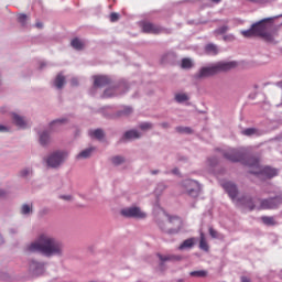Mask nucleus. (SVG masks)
I'll return each instance as SVG.
<instances>
[{"instance_id": "nucleus-25", "label": "nucleus", "mask_w": 282, "mask_h": 282, "mask_svg": "<svg viewBox=\"0 0 282 282\" xmlns=\"http://www.w3.org/2000/svg\"><path fill=\"white\" fill-rule=\"evenodd\" d=\"M54 84L57 89H63V85H65V76L58 74L55 78Z\"/></svg>"}, {"instance_id": "nucleus-54", "label": "nucleus", "mask_w": 282, "mask_h": 282, "mask_svg": "<svg viewBox=\"0 0 282 282\" xmlns=\"http://www.w3.org/2000/svg\"><path fill=\"white\" fill-rule=\"evenodd\" d=\"M158 171H152V175H158Z\"/></svg>"}, {"instance_id": "nucleus-35", "label": "nucleus", "mask_w": 282, "mask_h": 282, "mask_svg": "<svg viewBox=\"0 0 282 282\" xmlns=\"http://www.w3.org/2000/svg\"><path fill=\"white\" fill-rule=\"evenodd\" d=\"M177 133H193V130L188 127H176Z\"/></svg>"}, {"instance_id": "nucleus-11", "label": "nucleus", "mask_w": 282, "mask_h": 282, "mask_svg": "<svg viewBox=\"0 0 282 282\" xmlns=\"http://www.w3.org/2000/svg\"><path fill=\"white\" fill-rule=\"evenodd\" d=\"M183 188L187 195L195 197L197 195V188H199V184L193 180H186L182 183Z\"/></svg>"}, {"instance_id": "nucleus-17", "label": "nucleus", "mask_w": 282, "mask_h": 282, "mask_svg": "<svg viewBox=\"0 0 282 282\" xmlns=\"http://www.w3.org/2000/svg\"><path fill=\"white\" fill-rule=\"evenodd\" d=\"M138 138H140V132L135 130H130L123 134V138L121 140H138Z\"/></svg>"}, {"instance_id": "nucleus-40", "label": "nucleus", "mask_w": 282, "mask_h": 282, "mask_svg": "<svg viewBox=\"0 0 282 282\" xmlns=\"http://www.w3.org/2000/svg\"><path fill=\"white\" fill-rule=\"evenodd\" d=\"M118 19H120V15L116 12L110 14V21L111 23H116V21H118Z\"/></svg>"}, {"instance_id": "nucleus-26", "label": "nucleus", "mask_w": 282, "mask_h": 282, "mask_svg": "<svg viewBox=\"0 0 282 282\" xmlns=\"http://www.w3.org/2000/svg\"><path fill=\"white\" fill-rule=\"evenodd\" d=\"M91 138H96V140H102L105 138V132L101 129H97L90 131Z\"/></svg>"}, {"instance_id": "nucleus-22", "label": "nucleus", "mask_w": 282, "mask_h": 282, "mask_svg": "<svg viewBox=\"0 0 282 282\" xmlns=\"http://www.w3.org/2000/svg\"><path fill=\"white\" fill-rule=\"evenodd\" d=\"M241 135H247V138H250L251 135H259V130L256 128H247L241 131Z\"/></svg>"}, {"instance_id": "nucleus-31", "label": "nucleus", "mask_w": 282, "mask_h": 282, "mask_svg": "<svg viewBox=\"0 0 282 282\" xmlns=\"http://www.w3.org/2000/svg\"><path fill=\"white\" fill-rule=\"evenodd\" d=\"M189 276H197V278H204V276H208V272L200 270V271H192L189 273Z\"/></svg>"}, {"instance_id": "nucleus-45", "label": "nucleus", "mask_w": 282, "mask_h": 282, "mask_svg": "<svg viewBox=\"0 0 282 282\" xmlns=\"http://www.w3.org/2000/svg\"><path fill=\"white\" fill-rule=\"evenodd\" d=\"M31 171L30 169H25L21 171V176L22 177H28L30 175Z\"/></svg>"}, {"instance_id": "nucleus-14", "label": "nucleus", "mask_w": 282, "mask_h": 282, "mask_svg": "<svg viewBox=\"0 0 282 282\" xmlns=\"http://www.w3.org/2000/svg\"><path fill=\"white\" fill-rule=\"evenodd\" d=\"M111 80L107 76H95L94 77V86L95 87H106V85H109Z\"/></svg>"}, {"instance_id": "nucleus-55", "label": "nucleus", "mask_w": 282, "mask_h": 282, "mask_svg": "<svg viewBox=\"0 0 282 282\" xmlns=\"http://www.w3.org/2000/svg\"><path fill=\"white\" fill-rule=\"evenodd\" d=\"M278 87H282V80L278 83Z\"/></svg>"}, {"instance_id": "nucleus-43", "label": "nucleus", "mask_w": 282, "mask_h": 282, "mask_svg": "<svg viewBox=\"0 0 282 282\" xmlns=\"http://www.w3.org/2000/svg\"><path fill=\"white\" fill-rule=\"evenodd\" d=\"M111 91H113V89H106L104 93L105 98H111V96H113Z\"/></svg>"}, {"instance_id": "nucleus-3", "label": "nucleus", "mask_w": 282, "mask_h": 282, "mask_svg": "<svg viewBox=\"0 0 282 282\" xmlns=\"http://www.w3.org/2000/svg\"><path fill=\"white\" fill-rule=\"evenodd\" d=\"M268 21H272V19L268 18L261 20L252 24L251 28L253 29V34L256 36H260L263 41H267V43H274V35L276 32H268L272 29V24H268Z\"/></svg>"}, {"instance_id": "nucleus-52", "label": "nucleus", "mask_w": 282, "mask_h": 282, "mask_svg": "<svg viewBox=\"0 0 282 282\" xmlns=\"http://www.w3.org/2000/svg\"><path fill=\"white\" fill-rule=\"evenodd\" d=\"M72 85H78V82L76 79H72Z\"/></svg>"}, {"instance_id": "nucleus-19", "label": "nucleus", "mask_w": 282, "mask_h": 282, "mask_svg": "<svg viewBox=\"0 0 282 282\" xmlns=\"http://www.w3.org/2000/svg\"><path fill=\"white\" fill-rule=\"evenodd\" d=\"M261 221L264 226H276V219L273 216H262Z\"/></svg>"}, {"instance_id": "nucleus-42", "label": "nucleus", "mask_w": 282, "mask_h": 282, "mask_svg": "<svg viewBox=\"0 0 282 282\" xmlns=\"http://www.w3.org/2000/svg\"><path fill=\"white\" fill-rule=\"evenodd\" d=\"M224 41L232 42L235 41V36L232 34L224 35Z\"/></svg>"}, {"instance_id": "nucleus-38", "label": "nucleus", "mask_w": 282, "mask_h": 282, "mask_svg": "<svg viewBox=\"0 0 282 282\" xmlns=\"http://www.w3.org/2000/svg\"><path fill=\"white\" fill-rule=\"evenodd\" d=\"M246 206L249 208V210H254V204L252 203L251 198H245Z\"/></svg>"}, {"instance_id": "nucleus-15", "label": "nucleus", "mask_w": 282, "mask_h": 282, "mask_svg": "<svg viewBox=\"0 0 282 282\" xmlns=\"http://www.w3.org/2000/svg\"><path fill=\"white\" fill-rule=\"evenodd\" d=\"M196 242H197V239H196V238H188V239L184 240V241L178 246V250H188V249L193 248Z\"/></svg>"}, {"instance_id": "nucleus-8", "label": "nucleus", "mask_w": 282, "mask_h": 282, "mask_svg": "<svg viewBox=\"0 0 282 282\" xmlns=\"http://www.w3.org/2000/svg\"><path fill=\"white\" fill-rule=\"evenodd\" d=\"M224 155L229 162H243L246 160V149H230Z\"/></svg>"}, {"instance_id": "nucleus-41", "label": "nucleus", "mask_w": 282, "mask_h": 282, "mask_svg": "<svg viewBox=\"0 0 282 282\" xmlns=\"http://www.w3.org/2000/svg\"><path fill=\"white\" fill-rule=\"evenodd\" d=\"M209 235L213 239H217L218 237L217 230L213 229V227L209 228Z\"/></svg>"}, {"instance_id": "nucleus-20", "label": "nucleus", "mask_w": 282, "mask_h": 282, "mask_svg": "<svg viewBox=\"0 0 282 282\" xmlns=\"http://www.w3.org/2000/svg\"><path fill=\"white\" fill-rule=\"evenodd\" d=\"M205 51L207 54H212L213 56H217V54H219V48L215 44H207L205 46Z\"/></svg>"}, {"instance_id": "nucleus-49", "label": "nucleus", "mask_w": 282, "mask_h": 282, "mask_svg": "<svg viewBox=\"0 0 282 282\" xmlns=\"http://www.w3.org/2000/svg\"><path fill=\"white\" fill-rule=\"evenodd\" d=\"M35 28L41 29V28H43V24H42L41 22H36V23H35Z\"/></svg>"}, {"instance_id": "nucleus-10", "label": "nucleus", "mask_w": 282, "mask_h": 282, "mask_svg": "<svg viewBox=\"0 0 282 282\" xmlns=\"http://www.w3.org/2000/svg\"><path fill=\"white\" fill-rule=\"evenodd\" d=\"M141 30L144 34H162V32H164L162 26L149 21L141 22Z\"/></svg>"}, {"instance_id": "nucleus-24", "label": "nucleus", "mask_w": 282, "mask_h": 282, "mask_svg": "<svg viewBox=\"0 0 282 282\" xmlns=\"http://www.w3.org/2000/svg\"><path fill=\"white\" fill-rule=\"evenodd\" d=\"M70 45L74 50H83V47H85V43H83L78 37L73 39Z\"/></svg>"}, {"instance_id": "nucleus-48", "label": "nucleus", "mask_w": 282, "mask_h": 282, "mask_svg": "<svg viewBox=\"0 0 282 282\" xmlns=\"http://www.w3.org/2000/svg\"><path fill=\"white\" fill-rule=\"evenodd\" d=\"M161 127H163V129H169V123L167 122H163V123H161Z\"/></svg>"}, {"instance_id": "nucleus-12", "label": "nucleus", "mask_w": 282, "mask_h": 282, "mask_svg": "<svg viewBox=\"0 0 282 282\" xmlns=\"http://www.w3.org/2000/svg\"><path fill=\"white\" fill-rule=\"evenodd\" d=\"M223 188H225L226 193H228L229 197L232 200L237 199V195H239V189L237 188V185L232 182H226L223 184Z\"/></svg>"}, {"instance_id": "nucleus-46", "label": "nucleus", "mask_w": 282, "mask_h": 282, "mask_svg": "<svg viewBox=\"0 0 282 282\" xmlns=\"http://www.w3.org/2000/svg\"><path fill=\"white\" fill-rule=\"evenodd\" d=\"M59 199H64L65 202H72V195H62Z\"/></svg>"}, {"instance_id": "nucleus-53", "label": "nucleus", "mask_w": 282, "mask_h": 282, "mask_svg": "<svg viewBox=\"0 0 282 282\" xmlns=\"http://www.w3.org/2000/svg\"><path fill=\"white\" fill-rule=\"evenodd\" d=\"M3 195H6V192H3V189H0V197H3Z\"/></svg>"}, {"instance_id": "nucleus-23", "label": "nucleus", "mask_w": 282, "mask_h": 282, "mask_svg": "<svg viewBox=\"0 0 282 282\" xmlns=\"http://www.w3.org/2000/svg\"><path fill=\"white\" fill-rule=\"evenodd\" d=\"M199 248L200 250L208 252L209 247L208 242L206 241V236H204V232H200Z\"/></svg>"}, {"instance_id": "nucleus-16", "label": "nucleus", "mask_w": 282, "mask_h": 282, "mask_svg": "<svg viewBox=\"0 0 282 282\" xmlns=\"http://www.w3.org/2000/svg\"><path fill=\"white\" fill-rule=\"evenodd\" d=\"M13 122L17 127H20V129H25L28 127L25 119L17 113H13Z\"/></svg>"}, {"instance_id": "nucleus-56", "label": "nucleus", "mask_w": 282, "mask_h": 282, "mask_svg": "<svg viewBox=\"0 0 282 282\" xmlns=\"http://www.w3.org/2000/svg\"><path fill=\"white\" fill-rule=\"evenodd\" d=\"M239 202H243V199H238V200H237V204H239Z\"/></svg>"}, {"instance_id": "nucleus-6", "label": "nucleus", "mask_w": 282, "mask_h": 282, "mask_svg": "<svg viewBox=\"0 0 282 282\" xmlns=\"http://www.w3.org/2000/svg\"><path fill=\"white\" fill-rule=\"evenodd\" d=\"M66 158L67 153L65 152H54L47 158L46 164L47 166H51V169H57V166L62 165L65 162Z\"/></svg>"}, {"instance_id": "nucleus-28", "label": "nucleus", "mask_w": 282, "mask_h": 282, "mask_svg": "<svg viewBox=\"0 0 282 282\" xmlns=\"http://www.w3.org/2000/svg\"><path fill=\"white\" fill-rule=\"evenodd\" d=\"M228 25H223L214 31L215 36H220L221 34H226L228 32Z\"/></svg>"}, {"instance_id": "nucleus-7", "label": "nucleus", "mask_w": 282, "mask_h": 282, "mask_svg": "<svg viewBox=\"0 0 282 282\" xmlns=\"http://www.w3.org/2000/svg\"><path fill=\"white\" fill-rule=\"evenodd\" d=\"M282 204V195L275 196L273 198L262 199L260 202L261 210H275Z\"/></svg>"}, {"instance_id": "nucleus-47", "label": "nucleus", "mask_w": 282, "mask_h": 282, "mask_svg": "<svg viewBox=\"0 0 282 282\" xmlns=\"http://www.w3.org/2000/svg\"><path fill=\"white\" fill-rule=\"evenodd\" d=\"M241 282H250V278H248V276H241Z\"/></svg>"}, {"instance_id": "nucleus-32", "label": "nucleus", "mask_w": 282, "mask_h": 282, "mask_svg": "<svg viewBox=\"0 0 282 282\" xmlns=\"http://www.w3.org/2000/svg\"><path fill=\"white\" fill-rule=\"evenodd\" d=\"M176 102H186L188 100V95L186 94H176L175 95Z\"/></svg>"}, {"instance_id": "nucleus-44", "label": "nucleus", "mask_w": 282, "mask_h": 282, "mask_svg": "<svg viewBox=\"0 0 282 282\" xmlns=\"http://www.w3.org/2000/svg\"><path fill=\"white\" fill-rule=\"evenodd\" d=\"M133 112V109H131L130 107H127L123 109L122 113L123 116H129Z\"/></svg>"}, {"instance_id": "nucleus-2", "label": "nucleus", "mask_w": 282, "mask_h": 282, "mask_svg": "<svg viewBox=\"0 0 282 282\" xmlns=\"http://www.w3.org/2000/svg\"><path fill=\"white\" fill-rule=\"evenodd\" d=\"M237 67V62H218L212 66L202 67L195 75L196 80H202L203 78H210V76H217L221 72H230Z\"/></svg>"}, {"instance_id": "nucleus-39", "label": "nucleus", "mask_w": 282, "mask_h": 282, "mask_svg": "<svg viewBox=\"0 0 282 282\" xmlns=\"http://www.w3.org/2000/svg\"><path fill=\"white\" fill-rule=\"evenodd\" d=\"M63 122H65V119H57V120L53 121L51 123V129H54V127H56L58 124H63Z\"/></svg>"}, {"instance_id": "nucleus-29", "label": "nucleus", "mask_w": 282, "mask_h": 282, "mask_svg": "<svg viewBox=\"0 0 282 282\" xmlns=\"http://www.w3.org/2000/svg\"><path fill=\"white\" fill-rule=\"evenodd\" d=\"M50 142V134H47V132H43L42 134H40V143L42 144V147H45V144H47Z\"/></svg>"}, {"instance_id": "nucleus-18", "label": "nucleus", "mask_w": 282, "mask_h": 282, "mask_svg": "<svg viewBox=\"0 0 282 282\" xmlns=\"http://www.w3.org/2000/svg\"><path fill=\"white\" fill-rule=\"evenodd\" d=\"M158 257L162 263H164V261H182V256H162L159 253Z\"/></svg>"}, {"instance_id": "nucleus-37", "label": "nucleus", "mask_w": 282, "mask_h": 282, "mask_svg": "<svg viewBox=\"0 0 282 282\" xmlns=\"http://www.w3.org/2000/svg\"><path fill=\"white\" fill-rule=\"evenodd\" d=\"M30 210H32V208L28 204H24L21 208L22 215H30Z\"/></svg>"}, {"instance_id": "nucleus-50", "label": "nucleus", "mask_w": 282, "mask_h": 282, "mask_svg": "<svg viewBox=\"0 0 282 282\" xmlns=\"http://www.w3.org/2000/svg\"><path fill=\"white\" fill-rule=\"evenodd\" d=\"M0 131H8V128H6L4 126H0Z\"/></svg>"}, {"instance_id": "nucleus-5", "label": "nucleus", "mask_w": 282, "mask_h": 282, "mask_svg": "<svg viewBox=\"0 0 282 282\" xmlns=\"http://www.w3.org/2000/svg\"><path fill=\"white\" fill-rule=\"evenodd\" d=\"M161 230L169 235H177L182 230V219L177 216L170 217L160 225Z\"/></svg>"}, {"instance_id": "nucleus-9", "label": "nucleus", "mask_w": 282, "mask_h": 282, "mask_svg": "<svg viewBox=\"0 0 282 282\" xmlns=\"http://www.w3.org/2000/svg\"><path fill=\"white\" fill-rule=\"evenodd\" d=\"M122 217H130L134 219H144L147 217V213L142 212L140 207H128L121 210Z\"/></svg>"}, {"instance_id": "nucleus-4", "label": "nucleus", "mask_w": 282, "mask_h": 282, "mask_svg": "<svg viewBox=\"0 0 282 282\" xmlns=\"http://www.w3.org/2000/svg\"><path fill=\"white\" fill-rule=\"evenodd\" d=\"M247 166L251 169L250 173L253 175H265L269 180L272 177H276L279 175V172L276 169L272 167H261V164H259V159L257 158H249L247 162H245Z\"/></svg>"}, {"instance_id": "nucleus-30", "label": "nucleus", "mask_w": 282, "mask_h": 282, "mask_svg": "<svg viewBox=\"0 0 282 282\" xmlns=\"http://www.w3.org/2000/svg\"><path fill=\"white\" fill-rule=\"evenodd\" d=\"M181 67L183 69H191V67H193V62L191 59H188V58H183Z\"/></svg>"}, {"instance_id": "nucleus-13", "label": "nucleus", "mask_w": 282, "mask_h": 282, "mask_svg": "<svg viewBox=\"0 0 282 282\" xmlns=\"http://www.w3.org/2000/svg\"><path fill=\"white\" fill-rule=\"evenodd\" d=\"M29 268L30 272H32V274H35V276H40V274H43V272H45V264L43 262H36L32 260Z\"/></svg>"}, {"instance_id": "nucleus-21", "label": "nucleus", "mask_w": 282, "mask_h": 282, "mask_svg": "<svg viewBox=\"0 0 282 282\" xmlns=\"http://www.w3.org/2000/svg\"><path fill=\"white\" fill-rule=\"evenodd\" d=\"M91 153H94V148H88L86 150H83L78 155L77 160H86V158H90Z\"/></svg>"}, {"instance_id": "nucleus-1", "label": "nucleus", "mask_w": 282, "mask_h": 282, "mask_svg": "<svg viewBox=\"0 0 282 282\" xmlns=\"http://www.w3.org/2000/svg\"><path fill=\"white\" fill-rule=\"evenodd\" d=\"M63 242L52 237L50 234H41L29 247V252H41L44 257H62L64 250Z\"/></svg>"}, {"instance_id": "nucleus-51", "label": "nucleus", "mask_w": 282, "mask_h": 282, "mask_svg": "<svg viewBox=\"0 0 282 282\" xmlns=\"http://www.w3.org/2000/svg\"><path fill=\"white\" fill-rule=\"evenodd\" d=\"M212 3H221V0H210Z\"/></svg>"}, {"instance_id": "nucleus-34", "label": "nucleus", "mask_w": 282, "mask_h": 282, "mask_svg": "<svg viewBox=\"0 0 282 282\" xmlns=\"http://www.w3.org/2000/svg\"><path fill=\"white\" fill-rule=\"evenodd\" d=\"M18 21L21 23V25H26V23H28V15L25 13H20L18 15Z\"/></svg>"}, {"instance_id": "nucleus-27", "label": "nucleus", "mask_w": 282, "mask_h": 282, "mask_svg": "<svg viewBox=\"0 0 282 282\" xmlns=\"http://www.w3.org/2000/svg\"><path fill=\"white\" fill-rule=\"evenodd\" d=\"M240 34L245 39H252V36H257V35H254V30L252 29V26L249 30L240 31Z\"/></svg>"}, {"instance_id": "nucleus-33", "label": "nucleus", "mask_w": 282, "mask_h": 282, "mask_svg": "<svg viewBox=\"0 0 282 282\" xmlns=\"http://www.w3.org/2000/svg\"><path fill=\"white\" fill-rule=\"evenodd\" d=\"M111 162H112V164H115V166H120V164H123L124 158H122V156H113L111 159Z\"/></svg>"}, {"instance_id": "nucleus-36", "label": "nucleus", "mask_w": 282, "mask_h": 282, "mask_svg": "<svg viewBox=\"0 0 282 282\" xmlns=\"http://www.w3.org/2000/svg\"><path fill=\"white\" fill-rule=\"evenodd\" d=\"M140 129L142 131H149V129H153V124L149 123V122H144L140 124Z\"/></svg>"}]
</instances>
